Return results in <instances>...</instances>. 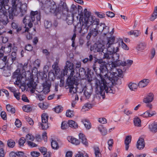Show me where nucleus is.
I'll use <instances>...</instances> for the list:
<instances>
[{
	"mask_svg": "<svg viewBox=\"0 0 157 157\" xmlns=\"http://www.w3.org/2000/svg\"><path fill=\"white\" fill-rule=\"evenodd\" d=\"M95 157H101V154L99 149L98 147H95L94 148Z\"/></svg>",
	"mask_w": 157,
	"mask_h": 157,
	"instance_id": "4c0bfd02",
	"label": "nucleus"
},
{
	"mask_svg": "<svg viewBox=\"0 0 157 157\" xmlns=\"http://www.w3.org/2000/svg\"><path fill=\"white\" fill-rule=\"evenodd\" d=\"M115 73V75L117 74L118 76H120L123 73V71L121 69H116V71L114 72Z\"/></svg>",
	"mask_w": 157,
	"mask_h": 157,
	"instance_id": "e2e57ef3",
	"label": "nucleus"
},
{
	"mask_svg": "<svg viewBox=\"0 0 157 157\" xmlns=\"http://www.w3.org/2000/svg\"><path fill=\"white\" fill-rule=\"evenodd\" d=\"M6 109L9 112H10L12 113H14L15 112V108L13 107L10 104L7 105H6Z\"/></svg>",
	"mask_w": 157,
	"mask_h": 157,
	"instance_id": "e433bc0d",
	"label": "nucleus"
},
{
	"mask_svg": "<svg viewBox=\"0 0 157 157\" xmlns=\"http://www.w3.org/2000/svg\"><path fill=\"white\" fill-rule=\"evenodd\" d=\"M98 121L102 124H105L107 123V120L105 118H99L98 120Z\"/></svg>",
	"mask_w": 157,
	"mask_h": 157,
	"instance_id": "bf43d9fd",
	"label": "nucleus"
},
{
	"mask_svg": "<svg viewBox=\"0 0 157 157\" xmlns=\"http://www.w3.org/2000/svg\"><path fill=\"white\" fill-rule=\"evenodd\" d=\"M86 74L85 70L83 68H80L79 69V75H85Z\"/></svg>",
	"mask_w": 157,
	"mask_h": 157,
	"instance_id": "4d7b16f0",
	"label": "nucleus"
},
{
	"mask_svg": "<svg viewBox=\"0 0 157 157\" xmlns=\"http://www.w3.org/2000/svg\"><path fill=\"white\" fill-rule=\"evenodd\" d=\"M15 142L12 139L9 140L7 142V145L10 147L13 148L15 146Z\"/></svg>",
	"mask_w": 157,
	"mask_h": 157,
	"instance_id": "58836bf2",
	"label": "nucleus"
},
{
	"mask_svg": "<svg viewBox=\"0 0 157 157\" xmlns=\"http://www.w3.org/2000/svg\"><path fill=\"white\" fill-rule=\"evenodd\" d=\"M153 94L152 93H149L146 97L144 99L143 101L145 103L151 102L153 100Z\"/></svg>",
	"mask_w": 157,
	"mask_h": 157,
	"instance_id": "4be33fe9",
	"label": "nucleus"
},
{
	"mask_svg": "<svg viewBox=\"0 0 157 157\" xmlns=\"http://www.w3.org/2000/svg\"><path fill=\"white\" fill-rule=\"evenodd\" d=\"M74 115V112L70 110H68L66 113V116L67 117H73Z\"/></svg>",
	"mask_w": 157,
	"mask_h": 157,
	"instance_id": "c03bdc74",
	"label": "nucleus"
},
{
	"mask_svg": "<svg viewBox=\"0 0 157 157\" xmlns=\"http://www.w3.org/2000/svg\"><path fill=\"white\" fill-rule=\"evenodd\" d=\"M68 124L69 127L75 128H77L78 127V125L77 123L72 120L68 121Z\"/></svg>",
	"mask_w": 157,
	"mask_h": 157,
	"instance_id": "c9c22d12",
	"label": "nucleus"
},
{
	"mask_svg": "<svg viewBox=\"0 0 157 157\" xmlns=\"http://www.w3.org/2000/svg\"><path fill=\"white\" fill-rule=\"evenodd\" d=\"M128 87L131 90L135 91L137 88L138 85L135 83L130 82L128 85Z\"/></svg>",
	"mask_w": 157,
	"mask_h": 157,
	"instance_id": "f704fd0d",
	"label": "nucleus"
},
{
	"mask_svg": "<svg viewBox=\"0 0 157 157\" xmlns=\"http://www.w3.org/2000/svg\"><path fill=\"white\" fill-rule=\"evenodd\" d=\"M140 115L144 117L147 118L148 117H151V115H150V111L147 110L143 114H141Z\"/></svg>",
	"mask_w": 157,
	"mask_h": 157,
	"instance_id": "de8ad7c7",
	"label": "nucleus"
},
{
	"mask_svg": "<svg viewBox=\"0 0 157 157\" xmlns=\"http://www.w3.org/2000/svg\"><path fill=\"white\" fill-rule=\"evenodd\" d=\"M150 131L153 132H156L157 131V124L153 123L149 125L148 127Z\"/></svg>",
	"mask_w": 157,
	"mask_h": 157,
	"instance_id": "bb28decb",
	"label": "nucleus"
},
{
	"mask_svg": "<svg viewBox=\"0 0 157 157\" xmlns=\"http://www.w3.org/2000/svg\"><path fill=\"white\" fill-rule=\"evenodd\" d=\"M42 123H40L39 125L41 127V129H46L48 128V116L46 113H43L41 115Z\"/></svg>",
	"mask_w": 157,
	"mask_h": 157,
	"instance_id": "9b49d317",
	"label": "nucleus"
},
{
	"mask_svg": "<svg viewBox=\"0 0 157 157\" xmlns=\"http://www.w3.org/2000/svg\"><path fill=\"white\" fill-rule=\"evenodd\" d=\"M40 151L44 155L45 154L47 151V149L44 147H42L39 148Z\"/></svg>",
	"mask_w": 157,
	"mask_h": 157,
	"instance_id": "69168bd1",
	"label": "nucleus"
},
{
	"mask_svg": "<svg viewBox=\"0 0 157 157\" xmlns=\"http://www.w3.org/2000/svg\"><path fill=\"white\" fill-rule=\"evenodd\" d=\"M40 61L39 59H36L35 60L33 63L34 67L35 68H37L40 66Z\"/></svg>",
	"mask_w": 157,
	"mask_h": 157,
	"instance_id": "5fc2aeb1",
	"label": "nucleus"
},
{
	"mask_svg": "<svg viewBox=\"0 0 157 157\" xmlns=\"http://www.w3.org/2000/svg\"><path fill=\"white\" fill-rule=\"evenodd\" d=\"M146 46V44L145 43L142 42L138 45L137 48L138 51H142L145 49Z\"/></svg>",
	"mask_w": 157,
	"mask_h": 157,
	"instance_id": "72a5a7b5",
	"label": "nucleus"
},
{
	"mask_svg": "<svg viewBox=\"0 0 157 157\" xmlns=\"http://www.w3.org/2000/svg\"><path fill=\"white\" fill-rule=\"evenodd\" d=\"M77 85L72 87H70V92L71 93H75L77 91Z\"/></svg>",
	"mask_w": 157,
	"mask_h": 157,
	"instance_id": "49530a36",
	"label": "nucleus"
},
{
	"mask_svg": "<svg viewBox=\"0 0 157 157\" xmlns=\"http://www.w3.org/2000/svg\"><path fill=\"white\" fill-rule=\"evenodd\" d=\"M144 146L145 143L144 139L140 138L137 143V148L139 150H142L144 148Z\"/></svg>",
	"mask_w": 157,
	"mask_h": 157,
	"instance_id": "6ab92c4d",
	"label": "nucleus"
},
{
	"mask_svg": "<svg viewBox=\"0 0 157 157\" xmlns=\"http://www.w3.org/2000/svg\"><path fill=\"white\" fill-rule=\"evenodd\" d=\"M149 82V81L148 79H144L139 82L138 86L140 88L144 87L147 85Z\"/></svg>",
	"mask_w": 157,
	"mask_h": 157,
	"instance_id": "a878e982",
	"label": "nucleus"
},
{
	"mask_svg": "<svg viewBox=\"0 0 157 157\" xmlns=\"http://www.w3.org/2000/svg\"><path fill=\"white\" fill-rule=\"evenodd\" d=\"M63 109V107L62 106L58 105L54 109V111L57 113H59L62 111Z\"/></svg>",
	"mask_w": 157,
	"mask_h": 157,
	"instance_id": "79ce46f5",
	"label": "nucleus"
},
{
	"mask_svg": "<svg viewBox=\"0 0 157 157\" xmlns=\"http://www.w3.org/2000/svg\"><path fill=\"white\" fill-rule=\"evenodd\" d=\"M41 8L47 13H51L56 16V5L54 2L47 0L42 3Z\"/></svg>",
	"mask_w": 157,
	"mask_h": 157,
	"instance_id": "0eeeda50",
	"label": "nucleus"
},
{
	"mask_svg": "<svg viewBox=\"0 0 157 157\" xmlns=\"http://www.w3.org/2000/svg\"><path fill=\"white\" fill-rule=\"evenodd\" d=\"M157 18V6L155 7L153 13L151 14L149 18V20L151 21H154Z\"/></svg>",
	"mask_w": 157,
	"mask_h": 157,
	"instance_id": "c756f323",
	"label": "nucleus"
},
{
	"mask_svg": "<svg viewBox=\"0 0 157 157\" xmlns=\"http://www.w3.org/2000/svg\"><path fill=\"white\" fill-rule=\"evenodd\" d=\"M65 11L68 14L69 9L66 3L63 2L61 3L57 7L56 6V16H57L58 18L59 19L61 18L62 14L64 13Z\"/></svg>",
	"mask_w": 157,
	"mask_h": 157,
	"instance_id": "6e6552de",
	"label": "nucleus"
},
{
	"mask_svg": "<svg viewBox=\"0 0 157 157\" xmlns=\"http://www.w3.org/2000/svg\"><path fill=\"white\" fill-rule=\"evenodd\" d=\"M52 68L55 71V74L57 75L60 71V69L58 66V63L57 62H55L52 65Z\"/></svg>",
	"mask_w": 157,
	"mask_h": 157,
	"instance_id": "c85d7f7f",
	"label": "nucleus"
},
{
	"mask_svg": "<svg viewBox=\"0 0 157 157\" xmlns=\"http://www.w3.org/2000/svg\"><path fill=\"white\" fill-rule=\"evenodd\" d=\"M74 66V65L72 63L69 61H67L62 74H63L64 76L67 75L68 71H70V74L69 75H70L71 76H73L75 74Z\"/></svg>",
	"mask_w": 157,
	"mask_h": 157,
	"instance_id": "1a4fd4ad",
	"label": "nucleus"
},
{
	"mask_svg": "<svg viewBox=\"0 0 157 157\" xmlns=\"http://www.w3.org/2000/svg\"><path fill=\"white\" fill-rule=\"evenodd\" d=\"M98 33V31L96 28H90V29L89 32L86 36L87 40H89L91 36L94 37L96 36Z\"/></svg>",
	"mask_w": 157,
	"mask_h": 157,
	"instance_id": "f3484780",
	"label": "nucleus"
},
{
	"mask_svg": "<svg viewBox=\"0 0 157 157\" xmlns=\"http://www.w3.org/2000/svg\"><path fill=\"white\" fill-rule=\"evenodd\" d=\"M27 143L28 144V145L31 147H36L37 146L36 144L32 142V141H27Z\"/></svg>",
	"mask_w": 157,
	"mask_h": 157,
	"instance_id": "680f3d73",
	"label": "nucleus"
},
{
	"mask_svg": "<svg viewBox=\"0 0 157 157\" xmlns=\"http://www.w3.org/2000/svg\"><path fill=\"white\" fill-rule=\"evenodd\" d=\"M26 141L25 138L23 137H21L19 140L18 143L19 146H23Z\"/></svg>",
	"mask_w": 157,
	"mask_h": 157,
	"instance_id": "8fccbe9b",
	"label": "nucleus"
},
{
	"mask_svg": "<svg viewBox=\"0 0 157 157\" xmlns=\"http://www.w3.org/2000/svg\"><path fill=\"white\" fill-rule=\"evenodd\" d=\"M67 139L69 142L76 145H79L80 144V141L73 137L68 136L67 137Z\"/></svg>",
	"mask_w": 157,
	"mask_h": 157,
	"instance_id": "aec40b11",
	"label": "nucleus"
},
{
	"mask_svg": "<svg viewBox=\"0 0 157 157\" xmlns=\"http://www.w3.org/2000/svg\"><path fill=\"white\" fill-rule=\"evenodd\" d=\"M118 42H119V44L120 46H121L124 49L126 50H129V48L126 44L124 43L122 39H119L118 40Z\"/></svg>",
	"mask_w": 157,
	"mask_h": 157,
	"instance_id": "393cba45",
	"label": "nucleus"
},
{
	"mask_svg": "<svg viewBox=\"0 0 157 157\" xmlns=\"http://www.w3.org/2000/svg\"><path fill=\"white\" fill-rule=\"evenodd\" d=\"M27 85L28 87L30 89V92L32 93H33L35 92L36 84L35 82L34 81L33 79H31L27 83Z\"/></svg>",
	"mask_w": 157,
	"mask_h": 157,
	"instance_id": "a211bd4d",
	"label": "nucleus"
},
{
	"mask_svg": "<svg viewBox=\"0 0 157 157\" xmlns=\"http://www.w3.org/2000/svg\"><path fill=\"white\" fill-rule=\"evenodd\" d=\"M77 10L78 11V14L79 16H83V13L82 12V8L81 6L78 5L77 7Z\"/></svg>",
	"mask_w": 157,
	"mask_h": 157,
	"instance_id": "603ef678",
	"label": "nucleus"
},
{
	"mask_svg": "<svg viewBox=\"0 0 157 157\" xmlns=\"http://www.w3.org/2000/svg\"><path fill=\"white\" fill-rule=\"evenodd\" d=\"M96 62L101 64V70L103 72L106 71L107 70H112L116 67L121 65L124 66L126 65L125 61H122L120 60H117L115 61H109L107 62L104 61L102 59H97Z\"/></svg>",
	"mask_w": 157,
	"mask_h": 157,
	"instance_id": "423d86ee",
	"label": "nucleus"
},
{
	"mask_svg": "<svg viewBox=\"0 0 157 157\" xmlns=\"http://www.w3.org/2000/svg\"><path fill=\"white\" fill-rule=\"evenodd\" d=\"M39 106L40 108L43 109H46L48 107V105L46 103H39Z\"/></svg>",
	"mask_w": 157,
	"mask_h": 157,
	"instance_id": "3c124183",
	"label": "nucleus"
},
{
	"mask_svg": "<svg viewBox=\"0 0 157 157\" xmlns=\"http://www.w3.org/2000/svg\"><path fill=\"white\" fill-rule=\"evenodd\" d=\"M12 48V44H10L8 45L5 46L4 48V51L7 52H11Z\"/></svg>",
	"mask_w": 157,
	"mask_h": 157,
	"instance_id": "a18cd8bd",
	"label": "nucleus"
},
{
	"mask_svg": "<svg viewBox=\"0 0 157 157\" xmlns=\"http://www.w3.org/2000/svg\"><path fill=\"white\" fill-rule=\"evenodd\" d=\"M44 25L45 27L48 29L52 26V24L50 22H49L48 21H44Z\"/></svg>",
	"mask_w": 157,
	"mask_h": 157,
	"instance_id": "6e6d98bb",
	"label": "nucleus"
},
{
	"mask_svg": "<svg viewBox=\"0 0 157 157\" xmlns=\"http://www.w3.org/2000/svg\"><path fill=\"white\" fill-rule=\"evenodd\" d=\"M34 138V137L33 135L29 133L26 135L25 139L27 141H27H29V140H30V141H33Z\"/></svg>",
	"mask_w": 157,
	"mask_h": 157,
	"instance_id": "ea45409f",
	"label": "nucleus"
},
{
	"mask_svg": "<svg viewBox=\"0 0 157 157\" xmlns=\"http://www.w3.org/2000/svg\"><path fill=\"white\" fill-rule=\"evenodd\" d=\"M7 57L6 56H4L2 58L0 59V60H2L3 63H2V67H4L7 62Z\"/></svg>",
	"mask_w": 157,
	"mask_h": 157,
	"instance_id": "864d4df0",
	"label": "nucleus"
},
{
	"mask_svg": "<svg viewBox=\"0 0 157 157\" xmlns=\"http://www.w3.org/2000/svg\"><path fill=\"white\" fill-rule=\"evenodd\" d=\"M22 109L23 110L26 112H30L32 110V108L29 105H25L22 107Z\"/></svg>",
	"mask_w": 157,
	"mask_h": 157,
	"instance_id": "a19ab883",
	"label": "nucleus"
},
{
	"mask_svg": "<svg viewBox=\"0 0 157 157\" xmlns=\"http://www.w3.org/2000/svg\"><path fill=\"white\" fill-rule=\"evenodd\" d=\"M104 49H105L104 45L101 43H99L98 44H94L93 49L91 48L90 50H93L94 52H101V54L103 55Z\"/></svg>",
	"mask_w": 157,
	"mask_h": 157,
	"instance_id": "ddd939ff",
	"label": "nucleus"
},
{
	"mask_svg": "<svg viewBox=\"0 0 157 157\" xmlns=\"http://www.w3.org/2000/svg\"><path fill=\"white\" fill-rule=\"evenodd\" d=\"M115 40L114 37H109L107 40V43L106 44L107 47V53L103 52V59H106L107 60L109 59L113 60V61H115L118 60L119 55L116 53L118 51V48L117 47L115 48L113 45Z\"/></svg>",
	"mask_w": 157,
	"mask_h": 157,
	"instance_id": "20e7f679",
	"label": "nucleus"
},
{
	"mask_svg": "<svg viewBox=\"0 0 157 157\" xmlns=\"http://www.w3.org/2000/svg\"><path fill=\"white\" fill-rule=\"evenodd\" d=\"M40 15L38 14L37 11L31 12L30 16H26L24 18L23 20V23L25 24V26L27 25L28 26L31 28L33 26V23L35 25L36 23L38 24V21H40ZM25 32H27L26 34V36L27 39L30 40L32 38V35L28 33L29 30L28 28L25 27Z\"/></svg>",
	"mask_w": 157,
	"mask_h": 157,
	"instance_id": "39448f33",
	"label": "nucleus"
},
{
	"mask_svg": "<svg viewBox=\"0 0 157 157\" xmlns=\"http://www.w3.org/2000/svg\"><path fill=\"white\" fill-rule=\"evenodd\" d=\"M77 11V7L74 4L71 6L70 12L67 15L66 20L68 25L72 23L74 19V14L76 13Z\"/></svg>",
	"mask_w": 157,
	"mask_h": 157,
	"instance_id": "9d476101",
	"label": "nucleus"
},
{
	"mask_svg": "<svg viewBox=\"0 0 157 157\" xmlns=\"http://www.w3.org/2000/svg\"><path fill=\"white\" fill-rule=\"evenodd\" d=\"M108 143L109 145V150H111L112 145L113 144V140L112 139H110L108 142Z\"/></svg>",
	"mask_w": 157,
	"mask_h": 157,
	"instance_id": "13d9d810",
	"label": "nucleus"
},
{
	"mask_svg": "<svg viewBox=\"0 0 157 157\" xmlns=\"http://www.w3.org/2000/svg\"><path fill=\"white\" fill-rule=\"evenodd\" d=\"M67 83L69 86V88H70V87L71 86L72 87L77 85V82L73 76H71L70 75H69L67 78Z\"/></svg>",
	"mask_w": 157,
	"mask_h": 157,
	"instance_id": "2eb2a0df",
	"label": "nucleus"
},
{
	"mask_svg": "<svg viewBox=\"0 0 157 157\" xmlns=\"http://www.w3.org/2000/svg\"><path fill=\"white\" fill-rule=\"evenodd\" d=\"M8 16L6 15H4L3 17L0 20V23L2 24V25L4 26H6L9 22ZM0 25H1L0 24ZM4 28H3L4 29Z\"/></svg>",
	"mask_w": 157,
	"mask_h": 157,
	"instance_id": "5701e85b",
	"label": "nucleus"
},
{
	"mask_svg": "<svg viewBox=\"0 0 157 157\" xmlns=\"http://www.w3.org/2000/svg\"><path fill=\"white\" fill-rule=\"evenodd\" d=\"M43 89L42 91L45 94L49 93L50 91V88L51 87V83L49 81H45L42 84Z\"/></svg>",
	"mask_w": 157,
	"mask_h": 157,
	"instance_id": "4468645a",
	"label": "nucleus"
},
{
	"mask_svg": "<svg viewBox=\"0 0 157 157\" xmlns=\"http://www.w3.org/2000/svg\"><path fill=\"white\" fill-rule=\"evenodd\" d=\"M78 136L79 139L81 140L82 143L86 146H88V144L85 135L83 133H80Z\"/></svg>",
	"mask_w": 157,
	"mask_h": 157,
	"instance_id": "412c9836",
	"label": "nucleus"
},
{
	"mask_svg": "<svg viewBox=\"0 0 157 157\" xmlns=\"http://www.w3.org/2000/svg\"><path fill=\"white\" fill-rule=\"evenodd\" d=\"M68 127V123L66 121L62 122L61 124V128L63 129H65Z\"/></svg>",
	"mask_w": 157,
	"mask_h": 157,
	"instance_id": "09e8293b",
	"label": "nucleus"
},
{
	"mask_svg": "<svg viewBox=\"0 0 157 157\" xmlns=\"http://www.w3.org/2000/svg\"><path fill=\"white\" fill-rule=\"evenodd\" d=\"M128 34L130 35H133L135 37H137L140 35L141 33L138 30H131L128 33Z\"/></svg>",
	"mask_w": 157,
	"mask_h": 157,
	"instance_id": "cd10ccee",
	"label": "nucleus"
},
{
	"mask_svg": "<svg viewBox=\"0 0 157 157\" xmlns=\"http://www.w3.org/2000/svg\"><path fill=\"white\" fill-rule=\"evenodd\" d=\"M132 137L131 136H126L125 140L124 143L125 144V150L127 151L128 149L129 144L131 143Z\"/></svg>",
	"mask_w": 157,
	"mask_h": 157,
	"instance_id": "b1692460",
	"label": "nucleus"
},
{
	"mask_svg": "<svg viewBox=\"0 0 157 157\" xmlns=\"http://www.w3.org/2000/svg\"><path fill=\"white\" fill-rule=\"evenodd\" d=\"M1 4L4 6V8L6 10H8L9 18L13 19V15H17L20 13V15L23 16L26 13L27 4L25 3L21 6L17 3L16 0H10L12 7L10 8L8 2L9 0H0Z\"/></svg>",
	"mask_w": 157,
	"mask_h": 157,
	"instance_id": "7ed1b4c3",
	"label": "nucleus"
},
{
	"mask_svg": "<svg viewBox=\"0 0 157 157\" xmlns=\"http://www.w3.org/2000/svg\"><path fill=\"white\" fill-rule=\"evenodd\" d=\"M134 125L137 127L141 126V121L140 118L138 117L135 118L133 119Z\"/></svg>",
	"mask_w": 157,
	"mask_h": 157,
	"instance_id": "473e14b6",
	"label": "nucleus"
},
{
	"mask_svg": "<svg viewBox=\"0 0 157 157\" xmlns=\"http://www.w3.org/2000/svg\"><path fill=\"white\" fill-rule=\"evenodd\" d=\"M51 144L52 148L53 149H57L59 147L58 143L55 140H52Z\"/></svg>",
	"mask_w": 157,
	"mask_h": 157,
	"instance_id": "37998d69",
	"label": "nucleus"
},
{
	"mask_svg": "<svg viewBox=\"0 0 157 157\" xmlns=\"http://www.w3.org/2000/svg\"><path fill=\"white\" fill-rule=\"evenodd\" d=\"M1 116L3 120H6V112L4 111H3L1 112Z\"/></svg>",
	"mask_w": 157,
	"mask_h": 157,
	"instance_id": "338daca9",
	"label": "nucleus"
},
{
	"mask_svg": "<svg viewBox=\"0 0 157 157\" xmlns=\"http://www.w3.org/2000/svg\"><path fill=\"white\" fill-rule=\"evenodd\" d=\"M93 68L95 72L98 75V76L99 75L101 79V80H97L96 81L95 91L96 94H100L102 96H104L105 92L106 93L114 94L115 91L113 90L112 88L109 86V83L107 82L105 79L103 77L104 76L105 78L106 77L109 80L112 81L114 80L113 78L115 75V73L113 72V74L111 72H108V71H109V70H107L106 71L102 72L101 71L100 69L101 65L99 68L100 71L99 74L98 73L97 69L94 66Z\"/></svg>",
	"mask_w": 157,
	"mask_h": 157,
	"instance_id": "f03ea898",
	"label": "nucleus"
},
{
	"mask_svg": "<svg viewBox=\"0 0 157 157\" xmlns=\"http://www.w3.org/2000/svg\"><path fill=\"white\" fill-rule=\"evenodd\" d=\"M84 94L86 99H89L92 94V88L91 86L90 85H86L83 88Z\"/></svg>",
	"mask_w": 157,
	"mask_h": 157,
	"instance_id": "f8f14e48",
	"label": "nucleus"
},
{
	"mask_svg": "<svg viewBox=\"0 0 157 157\" xmlns=\"http://www.w3.org/2000/svg\"><path fill=\"white\" fill-rule=\"evenodd\" d=\"M98 129L103 135L105 136L107 134V130L106 128L103 127V125H99L98 127Z\"/></svg>",
	"mask_w": 157,
	"mask_h": 157,
	"instance_id": "2f4dec72",
	"label": "nucleus"
},
{
	"mask_svg": "<svg viewBox=\"0 0 157 157\" xmlns=\"http://www.w3.org/2000/svg\"><path fill=\"white\" fill-rule=\"evenodd\" d=\"M96 14L98 17L101 18H103L105 17V14L101 12H97L96 13Z\"/></svg>",
	"mask_w": 157,
	"mask_h": 157,
	"instance_id": "774afa93",
	"label": "nucleus"
},
{
	"mask_svg": "<svg viewBox=\"0 0 157 157\" xmlns=\"http://www.w3.org/2000/svg\"><path fill=\"white\" fill-rule=\"evenodd\" d=\"M106 14L108 17H113L115 15L113 13L110 11L107 12Z\"/></svg>",
	"mask_w": 157,
	"mask_h": 157,
	"instance_id": "052dcab7",
	"label": "nucleus"
},
{
	"mask_svg": "<svg viewBox=\"0 0 157 157\" xmlns=\"http://www.w3.org/2000/svg\"><path fill=\"white\" fill-rule=\"evenodd\" d=\"M21 74L20 73V70H17L13 74V78H17L15 82L17 85H18L21 82Z\"/></svg>",
	"mask_w": 157,
	"mask_h": 157,
	"instance_id": "dca6fc26",
	"label": "nucleus"
},
{
	"mask_svg": "<svg viewBox=\"0 0 157 157\" xmlns=\"http://www.w3.org/2000/svg\"><path fill=\"white\" fill-rule=\"evenodd\" d=\"M82 122L84 124L86 130H89L91 127V125L90 122L87 120H83Z\"/></svg>",
	"mask_w": 157,
	"mask_h": 157,
	"instance_id": "7c9ffc66",
	"label": "nucleus"
},
{
	"mask_svg": "<svg viewBox=\"0 0 157 157\" xmlns=\"http://www.w3.org/2000/svg\"><path fill=\"white\" fill-rule=\"evenodd\" d=\"M33 47L30 44H28L25 46V49L26 50L30 51L33 50Z\"/></svg>",
	"mask_w": 157,
	"mask_h": 157,
	"instance_id": "0e129e2a",
	"label": "nucleus"
},
{
	"mask_svg": "<svg viewBox=\"0 0 157 157\" xmlns=\"http://www.w3.org/2000/svg\"><path fill=\"white\" fill-rule=\"evenodd\" d=\"M84 19H79L80 28H76L77 30L79 33H82L85 34L86 33L91 25H98V27L99 28V31L101 30L100 28H103L101 31L104 35L107 34L111 36L113 33V29L112 31L110 33H109V28L107 26H105L104 24H101L99 25V20L96 19L94 17L90 16V13L87 11V9H85L84 10Z\"/></svg>",
	"mask_w": 157,
	"mask_h": 157,
	"instance_id": "f257e3e1",
	"label": "nucleus"
}]
</instances>
